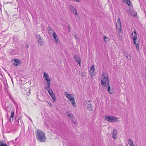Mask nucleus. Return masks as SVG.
Instances as JSON below:
<instances>
[{
	"mask_svg": "<svg viewBox=\"0 0 146 146\" xmlns=\"http://www.w3.org/2000/svg\"><path fill=\"white\" fill-rule=\"evenodd\" d=\"M36 137L38 140L41 142H44L46 140L45 133L40 129H37L36 131Z\"/></svg>",
	"mask_w": 146,
	"mask_h": 146,
	"instance_id": "f257e3e1",
	"label": "nucleus"
},
{
	"mask_svg": "<svg viewBox=\"0 0 146 146\" xmlns=\"http://www.w3.org/2000/svg\"><path fill=\"white\" fill-rule=\"evenodd\" d=\"M101 84L102 86L104 87L105 86V84L107 83V85H108V83L109 82V77L108 75L106 76V74L104 73H102L101 76Z\"/></svg>",
	"mask_w": 146,
	"mask_h": 146,
	"instance_id": "f03ea898",
	"label": "nucleus"
},
{
	"mask_svg": "<svg viewBox=\"0 0 146 146\" xmlns=\"http://www.w3.org/2000/svg\"><path fill=\"white\" fill-rule=\"evenodd\" d=\"M43 78L46 81V85L47 86L45 88V89L48 90L50 89V78L49 77L48 75L46 72H44L43 75Z\"/></svg>",
	"mask_w": 146,
	"mask_h": 146,
	"instance_id": "7ed1b4c3",
	"label": "nucleus"
},
{
	"mask_svg": "<svg viewBox=\"0 0 146 146\" xmlns=\"http://www.w3.org/2000/svg\"><path fill=\"white\" fill-rule=\"evenodd\" d=\"M105 119L110 122H113L117 121L118 119L117 117L113 116H110L106 115L105 116Z\"/></svg>",
	"mask_w": 146,
	"mask_h": 146,
	"instance_id": "20e7f679",
	"label": "nucleus"
},
{
	"mask_svg": "<svg viewBox=\"0 0 146 146\" xmlns=\"http://www.w3.org/2000/svg\"><path fill=\"white\" fill-rule=\"evenodd\" d=\"M49 34L52 35V37L54 38L55 40V42L56 43H58V38L54 31L53 30L50 29L49 31Z\"/></svg>",
	"mask_w": 146,
	"mask_h": 146,
	"instance_id": "39448f33",
	"label": "nucleus"
},
{
	"mask_svg": "<svg viewBox=\"0 0 146 146\" xmlns=\"http://www.w3.org/2000/svg\"><path fill=\"white\" fill-rule=\"evenodd\" d=\"M65 94L68 99L70 101H72L74 99L72 95L69 94L66 92H65Z\"/></svg>",
	"mask_w": 146,
	"mask_h": 146,
	"instance_id": "423d86ee",
	"label": "nucleus"
},
{
	"mask_svg": "<svg viewBox=\"0 0 146 146\" xmlns=\"http://www.w3.org/2000/svg\"><path fill=\"white\" fill-rule=\"evenodd\" d=\"M36 37L37 39V40L38 42V43L40 44V45H42L43 43V42L42 40L41 39V37L40 35H36Z\"/></svg>",
	"mask_w": 146,
	"mask_h": 146,
	"instance_id": "0eeeda50",
	"label": "nucleus"
},
{
	"mask_svg": "<svg viewBox=\"0 0 146 146\" xmlns=\"http://www.w3.org/2000/svg\"><path fill=\"white\" fill-rule=\"evenodd\" d=\"M13 65L15 66H18L19 64H21V62L20 60L18 59H15L13 61Z\"/></svg>",
	"mask_w": 146,
	"mask_h": 146,
	"instance_id": "6e6552de",
	"label": "nucleus"
},
{
	"mask_svg": "<svg viewBox=\"0 0 146 146\" xmlns=\"http://www.w3.org/2000/svg\"><path fill=\"white\" fill-rule=\"evenodd\" d=\"M95 70V69L94 66V65H92V67L90 68V74L91 77H92L94 75V73Z\"/></svg>",
	"mask_w": 146,
	"mask_h": 146,
	"instance_id": "1a4fd4ad",
	"label": "nucleus"
},
{
	"mask_svg": "<svg viewBox=\"0 0 146 146\" xmlns=\"http://www.w3.org/2000/svg\"><path fill=\"white\" fill-rule=\"evenodd\" d=\"M117 131L115 129H113V132L112 133V137L113 139H116V136L117 134Z\"/></svg>",
	"mask_w": 146,
	"mask_h": 146,
	"instance_id": "9d476101",
	"label": "nucleus"
},
{
	"mask_svg": "<svg viewBox=\"0 0 146 146\" xmlns=\"http://www.w3.org/2000/svg\"><path fill=\"white\" fill-rule=\"evenodd\" d=\"M74 58L75 60H76L77 62L78 63L79 65L80 66H81V60L79 56H78L75 55V56Z\"/></svg>",
	"mask_w": 146,
	"mask_h": 146,
	"instance_id": "9b49d317",
	"label": "nucleus"
},
{
	"mask_svg": "<svg viewBox=\"0 0 146 146\" xmlns=\"http://www.w3.org/2000/svg\"><path fill=\"white\" fill-rule=\"evenodd\" d=\"M70 10L73 13L75 14V15H78V14H77V11L76 10L75 8L74 7L72 6L70 8Z\"/></svg>",
	"mask_w": 146,
	"mask_h": 146,
	"instance_id": "f8f14e48",
	"label": "nucleus"
},
{
	"mask_svg": "<svg viewBox=\"0 0 146 146\" xmlns=\"http://www.w3.org/2000/svg\"><path fill=\"white\" fill-rule=\"evenodd\" d=\"M116 27H121V22L119 18H118L116 23Z\"/></svg>",
	"mask_w": 146,
	"mask_h": 146,
	"instance_id": "ddd939ff",
	"label": "nucleus"
},
{
	"mask_svg": "<svg viewBox=\"0 0 146 146\" xmlns=\"http://www.w3.org/2000/svg\"><path fill=\"white\" fill-rule=\"evenodd\" d=\"M48 91L50 94V95L51 96L53 100L55 102L56 100V98L54 94L52 92V93H51L50 92L49 90H48Z\"/></svg>",
	"mask_w": 146,
	"mask_h": 146,
	"instance_id": "4468645a",
	"label": "nucleus"
},
{
	"mask_svg": "<svg viewBox=\"0 0 146 146\" xmlns=\"http://www.w3.org/2000/svg\"><path fill=\"white\" fill-rule=\"evenodd\" d=\"M131 38L133 40V41L136 40H137V34H133V33H132Z\"/></svg>",
	"mask_w": 146,
	"mask_h": 146,
	"instance_id": "2eb2a0df",
	"label": "nucleus"
},
{
	"mask_svg": "<svg viewBox=\"0 0 146 146\" xmlns=\"http://www.w3.org/2000/svg\"><path fill=\"white\" fill-rule=\"evenodd\" d=\"M128 144L130 145V146H135V144L133 143V142L132 140L129 139L128 140Z\"/></svg>",
	"mask_w": 146,
	"mask_h": 146,
	"instance_id": "dca6fc26",
	"label": "nucleus"
},
{
	"mask_svg": "<svg viewBox=\"0 0 146 146\" xmlns=\"http://www.w3.org/2000/svg\"><path fill=\"white\" fill-rule=\"evenodd\" d=\"M122 1L123 2L127 4L128 6H130L131 2L130 0H122Z\"/></svg>",
	"mask_w": 146,
	"mask_h": 146,
	"instance_id": "f3484780",
	"label": "nucleus"
},
{
	"mask_svg": "<svg viewBox=\"0 0 146 146\" xmlns=\"http://www.w3.org/2000/svg\"><path fill=\"white\" fill-rule=\"evenodd\" d=\"M108 87V90L109 93L111 94L113 93V91L112 90H110V83L108 82V85L107 86Z\"/></svg>",
	"mask_w": 146,
	"mask_h": 146,
	"instance_id": "a211bd4d",
	"label": "nucleus"
},
{
	"mask_svg": "<svg viewBox=\"0 0 146 146\" xmlns=\"http://www.w3.org/2000/svg\"><path fill=\"white\" fill-rule=\"evenodd\" d=\"M14 114V111H11L10 120H11V119H12V120H13Z\"/></svg>",
	"mask_w": 146,
	"mask_h": 146,
	"instance_id": "6ab92c4d",
	"label": "nucleus"
},
{
	"mask_svg": "<svg viewBox=\"0 0 146 146\" xmlns=\"http://www.w3.org/2000/svg\"><path fill=\"white\" fill-rule=\"evenodd\" d=\"M87 108L88 110H93L92 105L91 104H89L88 105Z\"/></svg>",
	"mask_w": 146,
	"mask_h": 146,
	"instance_id": "aec40b11",
	"label": "nucleus"
},
{
	"mask_svg": "<svg viewBox=\"0 0 146 146\" xmlns=\"http://www.w3.org/2000/svg\"><path fill=\"white\" fill-rule=\"evenodd\" d=\"M117 30L118 31V34L120 35V34L121 33V28H116Z\"/></svg>",
	"mask_w": 146,
	"mask_h": 146,
	"instance_id": "412c9836",
	"label": "nucleus"
},
{
	"mask_svg": "<svg viewBox=\"0 0 146 146\" xmlns=\"http://www.w3.org/2000/svg\"><path fill=\"white\" fill-rule=\"evenodd\" d=\"M130 14L132 16L135 17L137 15V13L136 12H134L133 11H131L130 13Z\"/></svg>",
	"mask_w": 146,
	"mask_h": 146,
	"instance_id": "4be33fe9",
	"label": "nucleus"
},
{
	"mask_svg": "<svg viewBox=\"0 0 146 146\" xmlns=\"http://www.w3.org/2000/svg\"><path fill=\"white\" fill-rule=\"evenodd\" d=\"M0 146H8L7 145L3 143L2 141H0Z\"/></svg>",
	"mask_w": 146,
	"mask_h": 146,
	"instance_id": "5701e85b",
	"label": "nucleus"
},
{
	"mask_svg": "<svg viewBox=\"0 0 146 146\" xmlns=\"http://www.w3.org/2000/svg\"><path fill=\"white\" fill-rule=\"evenodd\" d=\"M71 104L74 107L76 106L75 101L74 99L72 100Z\"/></svg>",
	"mask_w": 146,
	"mask_h": 146,
	"instance_id": "b1692460",
	"label": "nucleus"
},
{
	"mask_svg": "<svg viewBox=\"0 0 146 146\" xmlns=\"http://www.w3.org/2000/svg\"><path fill=\"white\" fill-rule=\"evenodd\" d=\"M69 117V118L70 119H71L73 117V115L71 113H68L66 114Z\"/></svg>",
	"mask_w": 146,
	"mask_h": 146,
	"instance_id": "393cba45",
	"label": "nucleus"
},
{
	"mask_svg": "<svg viewBox=\"0 0 146 146\" xmlns=\"http://www.w3.org/2000/svg\"><path fill=\"white\" fill-rule=\"evenodd\" d=\"M104 39L105 41L106 42H107L108 40V38L107 37L105 36H104Z\"/></svg>",
	"mask_w": 146,
	"mask_h": 146,
	"instance_id": "a878e982",
	"label": "nucleus"
},
{
	"mask_svg": "<svg viewBox=\"0 0 146 146\" xmlns=\"http://www.w3.org/2000/svg\"><path fill=\"white\" fill-rule=\"evenodd\" d=\"M134 41V43L135 45V46H136V47L137 46H139V44H138L137 43H136V40H135Z\"/></svg>",
	"mask_w": 146,
	"mask_h": 146,
	"instance_id": "bb28decb",
	"label": "nucleus"
},
{
	"mask_svg": "<svg viewBox=\"0 0 146 146\" xmlns=\"http://www.w3.org/2000/svg\"><path fill=\"white\" fill-rule=\"evenodd\" d=\"M74 37L76 39V40L77 41L78 40V41H80V40L78 38H77V36L76 35H74Z\"/></svg>",
	"mask_w": 146,
	"mask_h": 146,
	"instance_id": "cd10ccee",
	"label": "nucleus"
},
{
	"mask_svg": "<svg viewBox=\"0 0 146 146\" xmlns=\"http://www.w3.org/2000/svg\"><path fill=\"white\" fill-rule=\"evenodd\" d=\"M136 50L137 51H139V46H137L136 47Z\"/></svg>",
	"mask_w": 146,
	"mask_h": 146,
	"instance_id": "c85d7f7f",
	"label": "nucleus"
},
{
	"mask_svg": "<svg viewBox=\"0 0 146 146\" xmlns=\"http://www.w3.org/2000/svg\"><path fill=\"white\" fill-rule=\"evenodd\" d=\"M132 33H133V34H137V33L135 30H134L133 31V32Z\"/></svg>",
	"mask_w": 146,
	"mask_h": 146,
	"instance_id": "c756f323",
	"label": "nucleus"
},
{
	"mask_svg": "<svg viewBox=\"0 0 146 146\" xmlns=\"http://www.w3.org/2000/svg\"><path fill=\"white\" fill-rule=\"evenodd\" d=\"M20 122L21 123L22 125V124H24V123H23V121L21 119H20Z\"/></svg>",
	"mask_w": 146,
	"mask_h": 146,
	"instance_id": "7c9ffc66",
	"label": "nucleus"
},
{
	"mask_svg": "<svg viewBox=\"0 0 146 146\" xmlns=\"http://www.w3.org/2000/svg\"><path fill=\"white\" fill-rule=\"evenodd\" d=\"M29 119L31 121V122H33V121L32 120V119L30 117H29Z\"/></svg>",
	"mask_w": 146,
	"mask_h": 146,
	"instance_id": "2f4dec72",
	"label": "nucleus"
},
{
	"mask_svg": "<svg viewBox=\"0 0 146 146\" xmlns=\"http://www.w3.org/2000/svg\"><path fill=\"white\" fill-rule=\"evenodd\" d=\"M26 47L27 48H28V47H29L28 45H27V44H26Z\"/></svg>",
	"mask_w": 146,
	"mask_h": 146,
	"instance_id": "473e14b6",
	"label": "nucleus"
},
{
	"mask_svg": "<svg viewBox=\"0 0 146 146\" xmlns=\"http://www.w3.org/2000/svg\"><path fill=\"white\" fill-rule=\"evenodd\" d=\"M76 1L79 2L80 1V0H75Z\"/></svg>",
	"mask_w": 146,
	"mask_h": 146,
	"instance_id": "72a5a7b5",
	"label": "nucleus"
},
{
	"mask_svg": "<svg viewBox=\"0 0 146 146\" xmlns=\"http://www.w3.org/2000/svg\"><path fill=\"white\" fill-rule=\"evenodd\" d=\"M72 122H74L75 123H76L75 122H74V120H72Z\"/></svg>",
	"mask_w": 146,
	"mask_h": 146,
	"instance_id": "f704fd0d",
	"label": "nucleus"
},
{
	"mask_svg": "<svg viewBox=\"0 0 146 146\" xmlns=\"http://www.w3.org/2000/svg\"><path fill=\"white\" fill-rule=\"evenodd\" d=\"M12 82L13 83V79H12Z\"/></svg>",
	"mask_w": 146,
	"mask_h": 146,
	"instance_id": "c9c22d12",
	"label": "nucleus"
},
{
	"mask_svg": "<svg viewBox=\"0 0 146 146\" xmlns=\"http://www.w3.org/2000/svg\"><path fill=\"white\" fill-rule=\"evenodd\" d=\"M126 57H127V58H128V56H126Z\"/></svg>",
	"mask_w": 146,
	"mask_h": 146,
	"instance_id": "e433bc0d",
	"label": "nucleus"
},
{
	"mask_svg": "<svg viewBox=\"0 0 146 146\" xmlns=\"http://www.w3.org/2000/svg\"><path fill=\"white\" fill-rule=\"evenodd\" d=\"M17 138L15 140H16L17 139Z\"/></svg>",
	"mask_w": 146,
	"mask_h": 146,
	"instance_id": "4c0bfd02",
	"label": "nucleus"
},
{
	"mask_svg": "<svg viewBox=\"0 0 146 146\" xmlns=\"http://www.w3.org/2000/svg\"><path fill=\"white\" fill-rule=\"evenodd\" d=\"M127 146H128V145H127Z\"/></svg>",
	"mask_w": 146,
	"mask_h": 146,
	"instance_id": "58836bf2",
	"label": "nucleus"
}]
</instances>
